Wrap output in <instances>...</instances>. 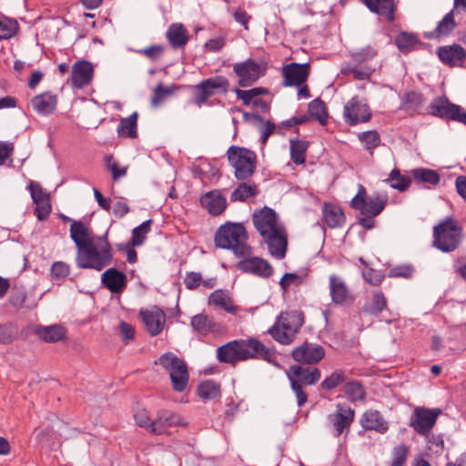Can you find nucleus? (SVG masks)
Masks as SVG:
<instances>
[{
  "mask_svg": "<svg viewBox=\"0 0 466 466\" xmlns=\"http://www.w3.org/2000/svg\"><path fill=\"white\" fill-rule=\"evenodd\" d=\"M17 337V329L12 323L0 324V344H11Z\"/></svg>",
  "mask_w": 466,
  "mask_h": 466,
  "instance_id": "6e6d98bb",
  "label": "nucleus"
},
{
  "mask_svg": "<svg viewBox=\"0 0 466 466\" xmlns=\"http://www.w3.org/2000/svg\"><path fill=\"white\" fill-rule=\"evenodd\" d=\"M367 8L380 16L385 17L388 22L395 19L397 8L395 0H360Z\"/></svg>",
  "mask_w": 466,
  "mask_h": 466,
  "instance_id": "5701e85b",
  "label": "nucleus"
},
{
  "mask_svg": "<svg viewBox=\"0 0 466 466\" xmlns=\"http://www.w3.org/2000/svg\"><path fill=\"white\" fill-rule=\"evenodd\" d=\"M238 268L245 273L268 279L274 273L273 267L264 258L259 257H249L243 258L238 263Z\"/></svg>",
  "mask_w": 466,
  "mask_h": 466,
  "instance_id": "dca6fc26",
  "label": "nucleus"
},
{
  "mask_svg": "<svg viewBox=\"0 0 466 466\" xmlns=\"http://www.w3.org/2000/svg\"><path fill=\"white\" fill-rule=\"evenodd\" d=\"M441 414L438 409L416 408L410 426L420 435L428 436Z\"/></svg>",
  "mask_w": 466,
  "mask_h": 466,
  "instance_id": "f8f14e48",
  "label": "nucleus"
},
{
  "mask_svg": "<svg viewBox=\"0 0 466 466\" xmlns=\"http://www.w3.org/2000/svg\"><path fill=\"white\" fill-rule=\"evenodd\" d=\"M198 393L203 400H213L219 396V387L211 380L201 382L198 387Z\"/></svg>",
  "mask_w": 466,
  "mask_h": 466,
  "instance_id": "8fccbe9b",
  "label": "nucleus"
},
{
  "mask_svg": "<svg viewBox=\"0 0 466 466\" xmlns=\"http://www.w3.org/2000/svg\"><path fill=\"white\" fill-rule=\"evenodd\" d=\"M139 315L151 336H157L162 331L166 314L161 309L154 307L150 309H142Z\"/></svg>",
  "mask_w": 466,
  "mask_h": 466,
  "instance_id": "6ab92c4d",
  "label": "nucleus"
},
{
  "mask_svg": "<svg viewBox=\"0 0 466 466\" xmlns=\"http://www.w3.org/2000/svg\"><path fill=\"white\" fill-rule=\"evenodd\" d=\"M137 112L132 113L128 117L122 118L117 127L118 136L136 138L137 137Z\"/></svg>",
  "mask_w": 466,
  "mask_h": 466,
  "instance_id": "c9c22d12",
  "label": "nucleus"
},
{
  "mask_svg": "<svg viewBox=\"0 0 466 466\" xmlns=\"http://www.w3.org/2000/svg\"><path fill=\"white\" fill-rule=\"evenodd\" d=\"M324 356L325 351L321 346L308 342H305L292 351V357L296 361L306 364L317 363Z\"/></svg>",
  "mask_w": 466,
  "mask_h": 466,
  "instance_id": "a211bd4d",
  "label": "nucleus"
},
{
  "mask_svg": "<svg viewBox=\"0 0 466 466\" xmlns=\"http://www.w3.org/2000/svg\"><path fill=\"white\" fill-rule=\"evenodd\" d=\"M50 271L54 279H65L70 274V266L64 261H56L53 263Z\"/></svg>",
  "mask_w": 466,
  "mask_h": 466,
  "instance_id": "bf43d9fd",
  "label": "nucleus"
},
{
  "mask_svg": "<svg viewBox=\"0 0 466 466\" xmlns=\"http://www.w3.org/2000/svg\"><path fill=\"white\" fill-rule=\"evenodd\" d=\"M152 222V219H147L132 230L131 244L133 247L143 245L147 234L150 232Z\"/></svg>",
  "mask_w": 466,
  "mask_h": 466,
  "instance_id": "c03bdc74",
  "label": "nucleus"
},
{
  "mask_svg": "<svg viewBox=\"0 0 466 466\" xmlns=\"http://www.w3.org/2000/svg\"><path fill=\"white\" fill-rule=\"evenodd\" d=\"M112 248L104 237L93 239L86 248L77 251L76 264L80 268L101 271L112 262Z\"/></svg>",
  "mask_w": 466,
  "mask_h": 466,
  "instance_id": "20e7f679",
  "label": "nucleus"
},
{
  "mask_svg": "<svg viewBox=\"0 0 466 466\" xmlns=\"http://www.w3.org/2000/svg\"><path fill=\"white\" fill-rule=\"evenodd\" d=\"M429 113L434 116L451 120L454 110H459L457 105L451 103L447 96L435 97L428 106Z\"/></svg>",
  "mask_w": 466,
  "mask_h": 466,
  "instance_id": "b1692460",
  "label": "nucleus"
},
{
  "mask_svg": "<svg viewBox=\"0 0 466 466\" xmlns=\"http://www.w3.org/2000/svg\"><path fill=\"white\" fill-rule=\"evenodd\" d=\"M387 306V299L382 292L377 291L373 293L372 303L367 309L370 314H378L381 312Z\"/></svg>",
  "mask_w": 466,
  "mask_h": 466,
  "instance_id": "052dcab7",
  "label": "nucleus"
},
{
  "mask_svg": "<svg viewBox=\"0 0 466 466\" xmlns=\"http://www.w3.org/2000/svg\"><path fill=\"white\" fill-rule=\"evenodd\" d=\"M363 279L372 286H379L384 279V275L373 268H368L362 272Z\"/></svg>",
  "mask_w": 466,
  "mask_h": 466,
  "instance_id": "774afa93",
  "label": "nucleus"
},
{
  "mask_svg": "<svg viewBox=\"0 0 466 466\" xmlns=\"http://www.w3.org/2000/svg\"><path fill=\"white\" fill-rule=\"evenodd\" d=\"M217 358L222 363L236 365L238 362L251 359L272 362L275 359V354L258 339L250 338L231 340L218 347Z\"/></svg>",
  "mask_w": 466,
  "mask_h": 466,
  "instance_id": "f03ea898",
  "label": "nucleus"
},
{
  "mask_svg": "<svg viewBox=\"0 0 466 466\" xmlns=\"http://www.w3.org/2000/svg\"><path fill=\"white\" fill-rule=\"evenodd\" d=\"M229 165L234 168L237 179L245 180L252 177L257 167V156L246 147L231 146L227 151Z\"/></svg>",
  "mask_w": 466,
  "mask_h": 466,
  "instance_id": "0eeeda50",
  "label": "nucleus"
},
{
  "mask_svg": "<svg viewBox=\"0 0 466 466\" xmlns=\"http://www.w3.org/2000/svg\"><path fill=\"white\" fill-rule=\"evenodd\" d=\"M283 85L285 86H300L309 76V64L290 63L283 66Z\"/></svg>",
  "mask_w": 466,
  "mask_h": 466,
  "instance_id": "4468645a",
  "label": "nucleus"
},
{
  "mask_svg": "<svg viewBox=\"0 0 466 466\" xmlns=\"http://www.w3.org/2000/svg\"><path fill=\"white\" fill-rule=\"evenodd\" d=\"M165 51V47L162 45H153L148 47L139 49L137 53L145 56L151 61H156L161 57Z\"/></svg>",
  "mask_w": 466,
  "mask_h": 466,
  "instance_id": "0e129e2a",
  "label": "nucleus"
},
{
  "mask_svg": "<svg viewBox=\"0 0 466 466\" xmlns=\"http://www.w3.org/2000/svg\"><path fill=\"white\" fill-rule=\"evenodd\" d=\"M257 193L258 187L256 185L242 183L231 193L230 200L232 202H246Z\"/></svg>",
  "mask_w": 466,
  "mask_h": 466,
  "instance_id": "58836bf2",
  "label": "nucleus"
},
{
  "mask_svg": "<svg viewBox=\"0 0 466 466\" xmlns=\"http://www.w3.org/2000/svg\"><path fill=\"white\" fill-rule=\"evenodd\" d=\"M192 103L198 107L210 106L209 99L217 95H226L229 90V81L224 76H216L192 86Z\"/></svg>",
  "mask_w": 466,
  "mask_h": 466,
  "instance_id": "39448f33",
  "label": "nucleus"
},
{
  "mask_svg": "<svg viewBox=\"0 0 466 466\" xmlns=\"http://www.w3.org/2000/svg\"><path fill=\"white\" fill-rule=\"evenodd\" d=\"M437 53L441 61L449 66H461L466 59V50L460 45L441 46Z\"/></svg>",
  "mask_w": 466,
  "mask_h": 466,
  "instance_id": "412c9836",
  "label": "nucleus"
},
{
  "mask_svg": "<svg viewBox=\"0 0 466 466\" xmlns=\"http://www.w3.org/2000/svg\"><path fill=\"white\" fill-rule=\"evenodd\" d=\"M70 237L79 251L98 236L94 235L82 222L73 221L70 227Z\"/></svg>",
  "mask_w": 466,
  "mask_h": 466,
  "instance_id": "393cba45",
  "label": "nucleus"
},
{
  "mask_svg": "<svg viewBox=\"0 0 466 466\" xmlns=\"http://www.w3.org/2000/svg\"><path fill=\"white\" fill-rule=\"evenodd\" d=\"M248 238V232L241 223L227 222L217 229L214 242L217 248L230 249L237 257H246L251 254Z\"/></svg>",
  "mask_w": 466,
  "mask_h": 466,
  "instance_id": "7ed1b4c3",
  "label": "nucleus"
},
{
  "mask_svg": "<svg viewBox=\"0 0 466 466\" xmlns=\"http://www.w3.org/2000/svg\"><path fill=\"white\" fill-rule=\"evenodd\" d=\"M358 138L369 151L378 147L381 142L380 135L376 130L361 132L358 135Z\"/></svg>",
  "mask_w": 466,
  "mask_h": 466,
  "instance_id": "a18cd8bd",
  "label": "nucleus"
},
{
  "mask_svg": "<svg viewBox=\"0 0 466 466\" xmlns=\"http://www.w3.org/2000/svg\"><path fill=\"white\" fill-rule=\"evenodd\" d=\"M18 30V24L15 20H0V40L9 39L14 36Z\"/></svg>",
  "mask_w": 466,
  "mask_h": 466,
  "instance_id": "5fc2aeb1",
  "label": "nucleus"
},
{
  "mask_svg": "<svg viewBox=\"0 0 466 466\" xmlns=\"http://www.w3.org/2000/svg\"><path fill=\"white\" fill-rule=\"evenodd\" d=\"M28 189L34 204H50L52 200L51 193L43 188L38 182L30 181Z\"/></svg>",
  "mask_w": 466,
  "mask_h": 466,
  "instance_id": "ea45409f",
  "label": "nucleus"
},
{
  "mask_svg": "<svg viewBox=\"0 0 466 466\" xmlns=\"http://www.w3.org/2000/svg\"><path fill=\"white\" fill-rule=\"evenodd\" d=\"M409 453V446L403 443L399 444L391 451V461L389 466H406Z\"/></svg>",
  "mask_w": 466,
  "mask_h": 466,
  "instance_id": "09e8293b",
  "label": "nucleus"
},
{
  "mask_svg": "<svg viewBox=\"0 0 466 466\" xmlns=\"http://www.w3.org/2000/svg\"><path fill=\"white\" fill-rule=\"evenodd\" d=\"M93 65L86 60H80L72 66L71 83L76 88H83L89 85L93 79Z\"/></svg>",
  "mask_w": 466,
  "mask_h": 466,
  "instance_id": "aec40b11",
  "label": "nucleus"
},
{
  "mask_svg": "<svg viewBox=\"0 0 466 466\" xmlns=\"http://www.w3.org/2000/svg\"><path fill=\"white\" fill-rule=\"evenodd\" d=\"M412 175L418 182H426L431 185H437L440 182V176L434 170L417 168L413 170Z\"/></svg>",
  "mask_w": 466,
  "mask_h": 466,
  "instance_id": "3c124183",
  "label": "nucleus"
},
{
  "mask_svg": "<svg viewBox=\"0 0 466 466\" xmlns=\"http://www.w3.org/2000/svg\"><path fill=\"white\" fill-rule=\"evenodd\" d=\"M106 162L108 170L112 173L114 180H117L119 177L126 175L127 169L121 168L112 156H106Z\"/></svg>",
  "mask_w": 466,
  "mask_h": 466,
  "instance_id": "338daca9",
  "label": "nucleus"
},
{
  "mask_svg": "<svg viewBox=\"0 0 466 466\" xmlns=\"http://www.w3.org/2000/svg\"><path fill=\"white\" fill-rule=\"evenodd\" d=\"M387 181L390 182L391 187L400 191H405L410 187L411 182L408 176L401 175L400 170L397 168L391 170Z\"/></svg>",
  "mask_w": 466,
  "mask_h": 466,
  "instance_id": "de8ad7c7",
  "label": "nucleus"
},
{
  "mask_svg": "<svg viewBox=\"0 0 466 466\" xmlns=\"http://www.w3.org/2000/svg\"><path fill=\"white\" fill-rule=\"evenodd\" d=\"M310 118L318 120L321 125L327 123L328 114L326 106L320 99H314L309 104V115Z\"/></svg>",
  "mask_w": 466,
  "mask_h": 466,
  "instance_id": "a19ab883",
  "label": "nucleus"
},
{
  "mask_svg": "<svg viewBox=\"0 0 466 466\" xmlns=\"http://www.w3.org/2000/svg\"><path fill=\"white\" fill-rule=\"evenodd\" d=\"M322 217L325 224L330 228H340L345 223V214L340 206H323Z\"/></svg>",
  "mask_w": 466,
  "mask_h": 466,
  "instance_id": "72a5a7b5",
  "label": "nucleus"
},
{
  "mask_svg": "<svg viewBox=\"0 0 466 466\" xmlns=\"http://www.w3.org/2000/svg\"><path fill=\"white\" fill-rule=\"evenodd\" d=\"M329 290L331 301L336 305L349 306L355 300V297L346 281L336 274L329 276Z\"/></svg>",
  "mask_w": 466,
  "mask_h": 466,
  "instance_id": "ddd939ff",
  "label": "nucleus"
},
{
  "mask_svg": "<svg viewBox=\"0 0 466 466\" xmlns=\"http://www.w3.org/2000/svg\"><path fill=\"white\" fill-rule=\"evenodd\" d=\"M172 94V89L166 87L163 84H158L153 91L151 96V105L154 107H157L163 103L168 96Z\"/></svg>",
  "mask_w": 466,
  "mask_h": 466,
  "instance_id": "4d7b16f0",
  "label": "nucleus"
},
{
  "mask_svg": "<svg viewBox=\"0 0 466 466\" xmlns=\"http://www.w3.org/2000/svg\"><path fill=\"white\" fill-rule=\"evenodd\" d=\"M252 222L270 256L283 259L288 249V233L275 210L263 206L253 213Z\"/></svg>",
  "mask_w": 466,
  "mask_h": 466,
  "instance_id": "f257e3e1",
  "label": "nucleus"
},
{
  "mask_svg": "<svg viewBox=\"0 0 466 466\" xmlns=\"http://www.w3.org/2000/svg\"><path fill=\"white\" fill-rule=\"evenodd\" d=\"M454 9L451 10L438 24L434 34L437 36H447L456 27V22L454 20Z\"/></svg>",
  "mask_w": 466,
  "mask_h": 466,
  "instance_id": "37998d69",
  "label": "nucleus"
},
{
  "mask_svg": "<svg viewBox=\"0 0 466 466\" xmlns=\"http://www.w3.org/2000/svg\"><path fill=\"white\" fill-rule=\"evenodd\" d=\"M200 204H227V198L222 190H211L200 198Z\"/></svg>",
  "mask_w": 466,
  "mask_h": 466,
  "instance_id": "680f3d73",
  "label": "nucleus"
},
{
  "mask_svg": "<svg viewBox=\"0 0 466 466\" xmlns=\"http://www.w3.org/2000/svg\"><path fill=\"white\" fill-rule=\"evenodd\" d=\"M160 365L170 377L172 389L177 392L186 390L189 375L185 361L172 352H167L155 362Z\"/></svg>",
  "mask_w": 466,
  "mask_h": 466,
  "instance_id": "1a4fd4ad",
  "label": "nucleus"
},
{
  "mask_svg": "<svg viewBox=\"0 0 466 466\" xmlns=\"http://www.w3.org/2000/svg\"><path fill=\"white\" fill-rule=\"evenodd\" d=\"M375 71V67L370 65H360L354 63L343 65L340 73L343 76H352L355 80H370Z\"/></svg>",
  "mask_w": 466,
  "mask_h": 466,
  "instance_id": "7c9ffc66",
  "label": "nucleus"
},
{
  "mask_svg": "<svg viewBox=\"0 0 466 466\" xmlns=\"http://www.w3.org/2000/svg\"><path fill=\"white\" fill-rule=\"evenodd\" d=\"M157 419V422L161 425V434L164 433L168 427L187 425V422L180 415L167 410L161 411Z\"/></svg>",
  "mask_w": 466,
  "mask_h": 466,
  "instance_id": "e433bc0d",
  "label": "nucleus"
},
{
  "mask_svg": "<svg viewBox=\"0 0 466 466\" xmlns=\"http://www.w3.org/2000/svg\"><path fill=\"white\" fill-rule=\"evenodd\" d=\"M420 41L416 35L401 32L395 38V44L402 53H408L419 44Z\"/></svg>",
  "mask_w": 466,
  "mask_h": 466,
  "instance_id": "79ce46f5",
  "label": "nucleus"
},
{
  "mask_svg": "<svg viewBox=\"0 0 466 466\" xmlns=\"http://www.w3.org/2000/svg\"><path fill=\"white\" fill-rule=\"evenodd\" d=\"M208 303L230 314H236L238 310V307L234 304L231 296L228 292L222 289L213 291L208 297Z\"/></svg>",
  "mask_w": 466,
  "mask_h": 466,
  "instance_id": "cd10ccee",
  "label": "nucleus"
},
{
  "mask_svg": "<svg viewBox=\"0 0 466 466\" xmlns=\"http://www.w3.org/2000/svg\"><path fill=\"white\" fill-rule=\"evenodd\" d=\"M344 393L351 401L363 400L365 399V390L358 381H349L344 386Z\"/></svg>",
  "mask_w": 466,
  "mask_h": 466,
  "instance_id": "49530a36",
  "label": "nucleus"
},
{
  "mask_svg": "<svg viewBox=\"0 0 466 466\" xmlns=\"http://www.w3.org/2000/svg\"><path fill=\"white\" fill-rule=\"evenodd\" d=\"M237 97L241 99L245 105H249L254 98L258 96L264 95L267 93V89L264 87H255L248 90H241L236 88L234 90Z\"/></svg>",
  "mask_w": 466,
  "mask_h": 466,
  "instance_id": "864d4df0",
  "label": "nucleus"
},
{
  "mask_svg": "<svg viewBox=\"0 0 466 466\" xmlns=\"http://www.w3.org/2000/svg\"><path fill=\"white\" fill-rule=\"evenodd\" d=\"M190 325L192 329L202 336L208 335L209 332L218 330L219 325L214 322L207 314L200 313L191 318Z\"/></svg>",
  "mask_w": 466,
  "mask_h": 466,
  "instance_id": "2f4dec72",
  "label": "nucleus"
},
{
  "mask_svg": "<svg viewBox=\"0 0 466 466\" xmlns=\"http://www.w3.org/2000/svg\"><path fill=\"white\" fill-rule=\"evenodd\" d=\"M360 424L366 430H372L381 434L389 429V424L381 413L373 410H369L363 413Z\"/></svg>",
  "mask_w": 466,
  "mask_h": 466,
  "instance_id": "a878e982",
  "label": "nucleus"
},
{
  "mask_svg": "<svg viewBox=\"0 0 466 466\" xmlns=\"http://www.w3.org/2000/svg\"><path fill=\"white\" fill-rule=\"evenodd\" d=\"M346 380L345 374L341 371H334L329 377L321 382V387L325 390H332Z\"/></svg>",
  "mask_w": 466,
  "mask_h": 466,
  "instance_id": "e2e57ef3",
  "label": "nucleus"
},
{
  "mask_svg": "<svg viewBox=\"0 0 466 466\" xmlns=\"http://www.w3.org/2000/svg\"><path fill=\"white\" fill-rule=\"evenodd\" d=\"M290 383L299 385H312L320 379V371L317 368H303L292 365L287 371Z\"/></svg>",
  "mask_w": 466,
  "mask_h": 466,
  "instance_id": "f3484780",
  "label": "nucleus"
},
{
  "mask_svg": "<svg viewBox=\"0 0 466 466\" xmlns=\"http://www.w3.org/2000/svg\"><path fill=\"white\" fill-rule=\"evenodd\" d=\"M166 37L174 49L184 47L189 40L187 29L180 23L171 24L166 32Z\"/></svg>",
  "mask_w": 466,
  "mask_h": 466,
  "instance_id": "bb28decb",
  "label": "nucleus"
},
{
  "mask_svg": "<svg viewBox=\"0 0 466 466\" xmlns=\"http://www.w3.org/2000/svg\"><path fill=\"white\" fill-rule=\"evenodd\" d=\"M377 50L368 46L359 51L352 53V61L360 65H369V62L377 56Z\"/></svg>",
  "mask_w": 466,
  "mask_h": 466,
  "instance_id": "603ef678",
  "label": "nucleus"
},
{
  "mask_svg": "<svg viewBox=\"0 0 466 466\" xmlns=\"http://www.w3.org/2000/svg\"><path fill=\"white\" fill-rule=\"evenodd\" d=\"M372 112L365 99L358 96H352L344 106L343 118L349 126L367 123L370 120Z\"/></svg>",
  "mask_w": 466,
  "mask_h": 466,
  "instance_id": "9d476101",
  "label": "nucleus"
},
{
  "mask_svg": "<svg viewBox=\"0 0 466 466\" xmlns=\"http://www.w3.org/2000/svg\"><path fill=\"white\" fill-rule=\"evenodd\" d=\"M359 208L357 216L360 225L366 229H371L375 226L374 218L381 213L385 206H353Z\"/></svg>",
  "mask_w": 466,
  "mask_h": 466,
  "instance_id": "c756f323",
  "label": "nucleus"
},
{
  "mask_svg": "<svg viewBox=\"0 0 466 466\" xmlns=\"http://www.w3.org/2000/svg\"><path fill=\"white\" fill-rule=\"evenodd\" d=\"M309 147V142L305 140H290V157L297 164L301 165L306 161V152Z\"/></svg>",
  "mask_w": 466,
  "mask_h": 466,
  "instance_id": "4c0bfd02",
  "label": "nucleus"
},
{
  "mask_svg": "<svg viewBox=\"0 0 466 466\" xmlns=\"http://www.w3.org/2000/svg\"><path fill=\"white\" fill-rule=\"evenodd\" d=\"M66 329L58 324L50 326H38L35 329V334L46 343H55L63 339L66 336Z\"/></svg>",
  "mask_w": 466,
  "mask_h": 466,
  "instance_id": "c85d7f7f",
  "label": "nucleus"
},
{
  "mask_svg": "<svg viewBox=\"0 0 466 466\" xmlns=\"http://www.w3.org/2000/svg\"><path fill=\"white\" fill-rule=\"evenodd\" d=\"M56 104L57 97L51 93L40 94L32 99L33 108L42 115L52 113L55 110Z\"/></svg>",
  "mask_w": 466,
  "mask_h": 466,
  "instance_id": "473e14b6",
  "label": "nucleus"
},
{
  "mask_svg": "<svg viewBox=\"0 0 466 466\" xmlns=\"http://www.w3.org/2000/svg\"><path fill=\"white\" fill-rule=\"evenodd\" d=\"M413 272L414 269L410 265H398L390 269L389 276L390 278L410 279Z\"/></svg>",
  "mask_w": 466,
  "mask_h": 466,
  "instance_id": "69168bd1",
  "label": "nucleus"
},
{
  "mask_svg": "<svg viewBox=\"0 0 466 466\" xmlns=\"http://www.w3.org/2000/svg\"><path fill=\"white\" fill-rule=\"evenodd\" d=\"M302 325L303 316L300 312H282L268 332L276 341L287 345L293 341Z\"/></svg>",
  "mask_w": 466,
  "mask_h": 466,
  "instance_id": "423d86ee",
  "label": "nucleus"
},
{
  "mask_svg": "<svg viewBox=\"0 0 466 466\" xmlns=\"http://www.w3.org/2000/svg\"><path fill=\"white\" fill-rule=\"evenodd\" d=\"M102 284L111 292L120 294L124 291L127 285V276L117 270L110 268L106 269L101 276Z\"/></svg>",
  "mask_w": 466,
  "mask_h": 466,
  "instance_id": "4be33fe9",
  "label": "nucleus"
},
{
  "mask_svg": "<svg viewBox=\"0 0 466 466\" xmlns=\"http://www.w3.org/2000/svg\"><path fill=\"white\" fill-rule=\"evenodd\" d=\"M355 411L349 406L338 405L335 412L330 413L327 420L329 425L334 430L335 435L339 436L345 430H349L354 420Z\"/></svg>",
  "mask_w": 466,
  "mask_h": 466,
  "instance_id": "2eb2a0df",
  "label": "nucleus"
},
{
  "mask_svg": "<svg viewBox=\"0 0 466 466\" xmlns=\"http://www.w3.org/2000/svg\"><path fill=\"white\" fill-rule=\"evenodd\" d=\"M252 117L254 119H256L257 121H259L262 123V126L259 127V131L261 134V144L265 145L267 143L269 136L271 134H273L274 131L276 130L277 127H276L275 123H273L269 120L263 121V118L257 114H253Z\"/></svg>",
  "mask_w": 466,
  "mask_h": 466,
  "instance_id": "13d9d810",
  "label": "nucleus"
},
{
  "mask_svg": "<svg viewBox=\"0 0 466 466\" xmlns=\"http://www.w3.org/2000/svg\"><path fill=\"white\" fill-rule=\"evenodd\" d=\"M136 423L144 428L150 433L159 435L161 434V425L157 422V419L151 420L148 411L145 409H140L134 414Z\"/></svg>",
  "mask_w": 466,
  "mask_h": 466,
  "instance_id": "f704fd0d",
  "label": "nucleus"
},
{
  "mask_svg": "<svg viewBox=\"0 0 466 466\" xmlns=\"http://www.w3.org/2000/svg\"><path fill=\"white\" fill-rule=\"evenodd\" d=\"M233 72L238 76V84L241 87H247L256 83L264 75L263 66L252 58L233 65Z\"/></svg>",
  "mask_w": 466,
  "mask_h": 466,
  "instance_id": "9b49d317",
  "label": "nucleus"
},
{
  "mask_svg": "<svg viewBox=\"0 0 466 466\" xmlns=\"http://www.w3.org/2000/svg\"><path fill=\"white\" fill-rule=\"evenodd\" d=\"M433 245L443 252H451L456 249L461 239V228L452 218H447L444 221L433 228Z\"/></svg>",
  "mask_w": 466,
  "mask_h": 466,
  "instance_id": "6e6552de",
  "label": "nucleus"
}]
</instances>
